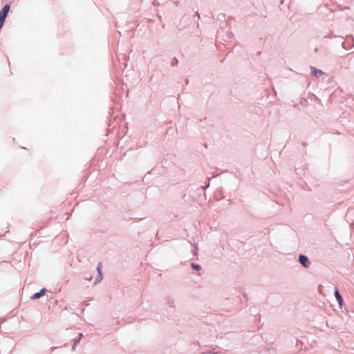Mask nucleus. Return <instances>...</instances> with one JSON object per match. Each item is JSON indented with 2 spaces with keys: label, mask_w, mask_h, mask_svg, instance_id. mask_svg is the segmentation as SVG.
<instances>
[{
  "label": "nucleus",
  "mask_w": 354,
  "mask_h": 354,
  "mask_svg": "<svg viewBox=\"0 0 354 354\" xmlns=\"http://www.w3.org/2000/svg\"><path fill=\"white\" fill-rule=\"evenodd\" d=\"M335 296L337 299V300L338 301V303L340 306H342V303L343 301V299L341 297V295H339V292L337 290H335Z\"/></svg>",
  "instance_id": "nucleus-5"
},
{
  "label": "nucleus",
  "mask_w": 354,
  "mask_h": 354,
  "mask_svg": "<svg viewBox=\"0 0 354 354\" xmlns=\"http://www.w3.org/2000/svg\"><path fill=\"white\" fill-rule=\"evenodd\" d=\"M299 260L300 263L305 268H308L310 264L308 257L304 255H299Z\"/></svg>",
  "instance_id": "nucleus-2"
},
{
  "label": "nucleus",
  "mask_w": 354,
  "mask_h": 354,
  "mask_svg": "<svg viewBox=\"0 0 354 354\" xmlns=\"http://www.w3.org/2000/svg\"><path fill=\"white\" fill-rule=\"evenodd\" d=\"M97 271L99 272V274H100V276L102 275V265L100 264L97 267Z\"/></svg>",
  "instance_id": "nucleus-7"
},
{
  "label": "nucleus",
  "mask_w": 354,
  "mask_h": 354,
  "mask_svg": "<svg viewBox=\"0 0 354 354\" xmlns=\"http://www.w3.org/2000/svg\"><path fill=\"white\" fill-rule=\"evenodd\" d=\"M311 71H312V74L315 76H320L323 74V72L319 69H317L314 67H312L311 68Z\"/></svg>",
  "instance_id": "nucleus-4"
},
{
  "label": "nucleus",
  "mask_w": 354,
  "mask_h": 354,
  "mask_svg": "<svg viewBox=\"0 0 354 354\" xmlns=\"http://www.w3.org/2000/svg\"><path fill=\"white\" fill-rule=\"evenodd\" d=\"M9 10H10V6L8 4H7L3 8V9L0 12V28H1V27L3 25V23H4L5 19L8 15Z\"/></svg>",
  "instance_id": "nucleus-1"
},
{
  "label": "nucleus",
  "mask_w": 354,
  "mask_h": 354,
  "mask_svg": "<svg viewBox=\"0 0 354 354\" xmlns=\"http://www.w3.org/2000/svg\"><path fill=\"white\" fill-rule=\"evenodd\" d=\"M192 267L196 269V270H199L200 269V266L199 265H197V264H194V263H192Z\"/></svg>",
  "instance_id": "nucleus-6"
},
{
  "label": "nucleus",
  "mask_w": 354,
  "mask_h": 354,
  "mask_svg": "<svg viewBox=\"0 0 354 354\" xmlns=\"http://www.w3.org/2000/svg\"><path fill=\"white\" fill-rule=\"evenodd\" d=\"M45 292H46V289L43 288L42 290H40V292L34 294L31 297V299H37L40 298L41 297L44 296L45 295Z\"/></svg>",
  "instance_id": "nucleus-3"
}]
</instances>
